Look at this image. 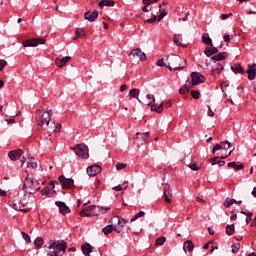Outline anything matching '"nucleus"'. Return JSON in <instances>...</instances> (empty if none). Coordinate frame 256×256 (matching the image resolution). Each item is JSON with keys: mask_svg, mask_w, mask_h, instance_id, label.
<instances>
[{"mask_svg": "<svg viewBox=\"0 0 256 256\" xmlns=\"http://www.w3.org/2000/svg\"><path fill=\"white\" fill-rule=\"evenodd\" d=\"M65 249H67V242L65 241H50L47 256H63L65 255Z\"/></svg>", "mask_w": 256, "mask_h": 256, "instance_id": "f257e3e1", "label": "nucleus"}, {"mask_svg": "<svg viewBox=\"0 0 256 256\" xmlns=\"http://www.w3.org/2000/svg\"><path fill=\"white\" fill-rule=\"evenodd\" d=\"M53 116V110L47 108L46 112L43 110H38L36 115V124L40 129H47L49 123L51 122V117Z\"/></svg>", "mask_w": 256, "mask_h": 256, "instance_id": "f03ea898", "label": "nucleus"}, {"mask_svg": "<svg viewBox=\"0 0 256 256\" xmlns=\"http://www.w3.org/2000/svg\"><path fill=\"white\" fill-rule=\"evenodd\" d=\"M24 193H28V195H35L41 189L39 181L33 177H30L29 174L24 179V184L22 187Z\"/></svg>", "mask_w": 256, "mask_h": 256, "instance_id": "7ed1b4c3", "label": "nucleus"}, {"mask_svg": "<svg viewBox=\"0 0 256 256\" xmlns=\"http://www.w3.org/2000/svg\"><path fill=\"white\" fill-rule=\"evenodd\" d=\"M167 65L166 68L170 69V71H179L181 69H184L183 66H181V56L172 54L167 57L166 59Z\"/></svg>", "mask_w": 256, "mask_h": 256, "instance_id": "20e7f679", "label": "nucleus"}, {"mask_svg": "<svg viewBox=\"0 0 256 256\" xmlns=\"http://www.w3.org/2000/svg\"><path fill=\"white\" fill-rule=\"evenodd\" d=\"M29 203V200L27 199V196L23 194L20 196L19 194L14 197L13 200V207L16 211H22L23 213H27V209H23V207H26Z\"/></svg>", "mask_w": 256, "mask_h": 256, "instance_id": "39448f33", "label": "nucleus"}, {"mask_svg": "<svg viewBox=\"0 0 256 256\" xmlns=\"http://www.w3.org/2000/svg\"><path fill=\"white\" fill-rule=\"evenodd\" d=\"M78 157L89 159V147L85 144H78L76 148H72Z\"/></svg>", "mask_w": 256, "mask_h": 256, "instance_id": "423d86ee", "label": "nucleus"}, {"mask_svg": "<svg viewBox=\"0 0 256 256\" xmlns=\"http://www.w3.org/2000/svg\"><path fill=\"white\" fill-rule=\"evenodd\" d=\"M109 223H117L118 226H114V231L116 233H121V231H123V227L127 225V220L123 219L122 217H114L109 221Z\"/></svg>", "mask_w": 256, "mask_h": 256, "instance_id": "0eeeda50", "label": "nucleus"}, {"mask_svg": "<svg viewBox=\"0 0 256 256\" xmlns=\"http://www.w3.org/2000/svg\"><path fill=\"white\" fill-rule=\"evenodd\" d=\"M59 182L62 189H73L75 187V181L71 178H66L65 176H59Z\"/></svg>", "mask_w": 256, "mask_h": 256, "instance_id": "6e6552de", "label": "nucleus"}, {"mask_svg": "<svg viewBox=\"0 0 256 256\" xmlns=\"http://www.w3.org/2000/svg\"><path fill=\"white\" fill-rule=\"evenodd\" d=\"M23 47H37V45H45L44 38L28 39L22 42Z\"/></svg>", "mask_w": 256, "mask_h": 256, "instance_id": "1a4fd4ad", "label": "nucleus"}, {"mask_svg": "<svg viewBox=\"0 0 256 256\" xmlns=\"http://www.w3.org/2000/svg\"><path fill=\"white\" fill-rule=\"evenodd\" d=\"M82 253L85 256H101V252L93 251V246H91V244L82 245Z\"/></svg>", "mask_w": 256, "mask_h": 256, "instance_id": "9d476101", "label": "nucleus"}, {"mask_svg": "<svg viewBox=\"0 0 256 256\" xmlns=\"http://www.w3.org/2000/svg\"><path fill=\"white\" fill-rule=\"evenodd\" d=\"M163 197L167 203H171V197H173V190L170 184H164Z\"/></svg>", "mask_w": 256, "mask_h": 256, "instance_id": "9b49d317", "label": "nucleus"}, {"mask_svg": "<svg viewBox=\"0 0 256 256\" xmlns=\"http://www.w3.org/2000/svg\"><path fill=\"white\" fill-rule=\"evenodd\" d=\"M192 85H199L200 83H205V76L199 72H192Z\"/></svg>", "mask_w": 256, "mask_h": 256, "instance_id": "f8f14e48", "label": "nucleus"}, {"mask_svg": "<svg viewBox=\"0 0 256 256\" xmlns=\"http://www.w3.org/2000/svg\"><path fill=\"white\" fill-rule=\"evenodd\" d=\"M22 155H23V150L21 149L11 150L8 152V157L11 161H19Z\"/></svg>", "mask_w": 256, "mask_h": 256, "instance_id": "ddd939ff", "label": "nucleus"}, {"mask_svg": "<svg viewBox=\"0 0 256 256\" xmlns=\"http://www.w3.org/2000/svg\"><path fill=\"white\" fill-rule=\"evenodd\" d=\"M131 56L138 57L140 61H145L147 59V55L141 50V48L133 49L130 53V57Z\"/></svg>", "mask_w": 256, "mask_h": 256, "instance_id": "4468645a", "label": "nucleus"}, {"mask_svg": "<svg viewBox=\"0 0 256 256\" xmlns=\"http://www.w3.org/2000/svg\"><path fill=\"white\" fill-rule=\"evenodd\" d=\"M150 16L151 17L149 18V14L146 13H141L139 15L140 19H142L144 23H155V21H157V15L151 13Z\"/></svg>", "mask_w": 256, "mask_h": 256, "instance_id": "2eb2a0df", "label": "nucleus"}, {"mask_svg": "<svg viewBox=\"0 0 256 256\" xmlns=\"http://www.w3.org/2000/svg\"><path fill=\"white\" fill-rule=\"evenodd\" d=\"M86 171L89 177H95L96 175H99V172L101 171V166L92 165V166H89Z\"/></svg>", "mask_w": 256, "mask_h": 256, "instance_id": "dca6fc26", "label": "nucleus"}, {"mask_svg": "<svg viewBox=\"0 0 256 256\" xmlns=\"http://www.w3.org/2000/svg\"><path fill=\"white\" fill-rule=\"evenodd\" d=\"M55 205L58 206L59 212L62 215H67L68 213H71V209H69L67 204H65L64 202L56 201Z\"/></svg>", "mask_w": 256, "mask_h": 256, "instance_id": "f3484780", "label": "nucleus"}, {"mask_svg": "<svg viewBox=\"0 0 256 256\" xmlns=\"http://www.w3.org/2000/svg\"><path fill=\"white\" fill-rule=\"evenodd\" d=\"M99 17V12L97 10L91 12H85L84 13V19H86V21H90L91 23H93V21H95V19H97Z\"/></svg>", "mask_w": 256, "mask_h": 256, "instance_id": "a211bd4d", "label": "nucleus"}, {"mask_svg": "<svg viewBox=\"0 0 256 256\" xmlns=\"http://www.w3.org/2000/svg\"><path fill=\"white\" fill-rule=\"evenodd\" d=\"M225 145H227V148L225 147ZM229 147H231V142L229 141H222L219 144H216L213 149H212V153H215L216 151H219L221 149H229Z\"/></svg>", "mask_w": 256, "mask_h": 256, "instance_id": "6ab92c4d", "label": "nucleus"}, {"mask_svg": "<svg viewBox=\"0 0 256 256\" xmlns=\"http://www.w3.org/2000/svg\"><path fill=\"white\" fill-rule=\"evenodd\" d=\"M223 69L225 68L223 67V65H221V63L214 62V65L212 66L211 69V75L215 77L217 74L221 73Z\"/></svg>", "mask_w": 256, "mask_h": 256, "instance_id": "aec40b11", "label": "nucleus"}, {"mask_svg": "<svg viewBox=\"0 0 256 256\" xmlns=\"http://www.w3.org/2000/svg\"><path fill=\"white\" fill-rule=\"evenodd\" d=\"M69 61H71V56H65L63 58H56L55 63L57 67H65Z\"/></svg>", "mask_w": 256, "mask_h": 256, "instance_id": "412c9836", "label": "nucleus"}, {"mask_svg": "<svg viewBox=\"0 0 256 256\" xmlns=\"http://www.w3.org/2000/svg\"><path fill=\"white\" fill-rule=\"evenodd\" d=\"M246 73L248 74L249 81H253L256 77V64L250 65Z\"/></svg>", "mask_w": 256, "mask_h": 256, "instance_id": "4be33fe9", "label": "nucleus"}, {"mask_svg": "<svg viewBox=\"0 0 256 256\" xmlns=\"http://www.w3.org/2000/svg\"><path fill=\"white\" fill-rule=\"evenodd\" d=\"M229 57V54L227 52H220L214 56L211 57L212 61L216 62L217 61H225Z\"/></svg>", "mask_w": 256, "mask_h": 256, "instance_id": "5701e85b", "label": "nucleus"}, {"mask_svg": "<svg viewBox=\"0 0 256 256\" xmlns=\"http://www.w3.org/2000/svg\"><path fill=\"white\" fill-rule=\"evenodd\" d=\"M193 249H195V244H193V241L187 240L183 244V250L185 253H193Z\"/></svg>", "mask_w": 256, "mask_h": 256, "instance_id": "b1692460", "label": "nucleus"}, {"mask_svg": "<svg viewBox=\"0 0 256 256\" xmlns=\"http://www.w3.org/2000/svg\"><path fill=\"white\" fill-rule=\"evenodd\" d=\"M55 185H59L58 181H51L49 183V186L45 187L42 191L41 194L42 195H49V193H51V189H55Z\"/></svg>", "mask_w": 256, "mask_h": 256, "instance_id": "393cba45", "label": "nucleus"}, {"mask_svg": "<svg viewBox=\"0 0 256 256\" xmlns=\"http://www.w3.org/2000/svg\"><path fill=\"white\" fill-rule=\"evenodd\" d=\"M217 53H219V49H217V47H213V46H212V48L206 47L204 50V54L206 57H211V55H215Z\"/></svg>", "mask_w": 256, "mask_h": 256, "instance_id": "a878e982", "label": "nucleus"}, {"mask_svg": "<svg viewBox=\"0 0 256 256\" xmlns=\"http://www.w3.org/2000/svg\"><path fill=\"white\" fill-rule=\"evenodd\" d=\"M202 43H204L205 45H209L210 47H213V40L211 39V37H209V33H204L202 35Z\"/></svg>", "mask_w": 256, "mask_h": 256, "instance_id": "bb28decb", "label": "nucleus"}, {"mask_svg": "<svg viewBox=\"0 0 256 256\" xmlns=\"http://www.w3.org/2000/svg\"><path fill=\"white\" fill-rule=\"evenodd\" d=\"M99 7L103 9V7H114L115 6V1L113 0H102L99 2Z\"/></svg>", "mask_w": 256, "mask_h": 256, "instance_id": "cd10ccee", "label": "nucleus"}, {"mask_svg": "<svg viewBox=\"0 0 256 256\" xmlns=\"http://www.w3.org/2000/svg\"><path fill=\"white\" fill-rule=\"evenodd\" d=\"M151 135V132H145V133H136L137 139H140L144 143H147V139H149V136Z\"/></svg>", "mask_w": 256, "mask_h": 256, "instance_id": "c85d7f7f", "label": "nucleus"}, {"mask_svg": "<svg viewBox=\"0 0 256 256\" xmlns=\"http://www.w3.org/2000/svg\"><path fill=\"white\" fill-rule=\"evenodd\" d=\"M148 102H144V105H149L150 107H155V96L153 94H147Z\"/></svg>", "mask_w": 256, "mask_h": 256, "instance_id": "c756f323", "label": "nucleus"}, {"mask_svg": "<svg viewBox=\"0 0 256 256\" xmlns=\"http://www.w3.org/2000/svg\"><path fill=\"white\" fill-rule=\"evenodd\" d=\"M115 231V226L113 224H109L106 227L102 228V232L104 235H109L110 233H113Z\"/></svg>", "mask_w": 256, "mask_h": 256, "instance_id": "7c9ffc66", "label": "nucleus"}, {"mask_svg": "<svg viewBox=\"0 0 256 256\" xmlns=\"http://www.w3.org/2000/svg\"><path fill=\"white\" fill-rule=\"evenodd\" d=\"M228 167L235 169V171H241V169H245V165H243V164L237 165V163H235V162H229Z\"/></svg>", "mask_w": 256, "mask_h": 256, "instance_id": "2f4dec72", "label": "nucleus"}, {"mask_svg": "<svg viewBox=\"0 0 256 256\" xmlns=\"http://www.w3.org/2000/svg\"><path fill=\"white\" fill-rule=\"evenodd\" d=\"M231 71H233V73H241V75L245 73V70L239 64L231 66Z\"/></svg>", "mask_w": 256, "mask_h": 256, "instance_id": "473e14b6", "label": "nucleus"}, {"mask_svg": "<svg viewBox=\"0 0 256 256\" xmlns=\"http://www.w3.org/2000/svg\"><path fill=\"white\" fill-rule=\"evenodd\" d=\"M186 167H189L192 171H199L201 169V166L197 165L195 162H187L185 163Z\"/></svg>", "mask_w": 256, "mask_h": 256, "instance_id": "72a5a7b5", "label": "nucleus"}, {"mask_svg": "<svg viewBox=\"0 0 256 256\" xmlns=\"http://www.w3.org/2000/svg\"><path fill=\"white\" fill-rule=\"evenodd\" d=\"M85 210H87L89 213H98L101 211V208L95 206V205H92V206H88L86 208H84Z\"/></svg>", "mask_w": 256, "mask_h": 256, "instance_id": "f704fd0d", "label": "nucleus"}, {"mask_svg": "<svg viewBox=\"0 0 256 256\" xmlns=\"http://www.w3.org/2000/svg\"><path fill=\"white\" fill-rule=\"evenodd\" d=\"M235 233V224L227 225L226 226V235L231 236Z\"/></svg>", "mask_w": 256, "mask_h": 256, "instance_id": "c9c22d12", "label": "nucleus"}, {"mask_svg": "<svg viewBox=\"0 0 256 256\" xmlns=\"http://www.w3.org/2000/svg\"><path fill=\"white\" fill-rule=\"evenodd\" d=\"M93 215H98V213L97 212L91 213L87 211L85 208L80 212L81 217H93Z\"/></svg>", "mask_w": 256, "mask_h": 256, "instance_id": "e433bc0d", "label": "nucleus"}, {"mask_svg": "<svg viewBox=\"0 0 256 256\" xmlns=\"http://www.w3.org/2000/svg\"><path fill=\"white\" fill-rule=\"evenodd\" d=\"M174 43L178 47H183V44L181 43V35L180 34H175L174 35Z\"/></svg>", "mask_w": 256, "mask_h": 256, "instance_id": "4c0bfd02", "label": "nucleus"}, {"mask_svg": "<svg viewBox=\"0 0 256 256\" xmlns=\"http://www.w3.org/2000/svg\"><path fill=\"white\" fill-rule=\"evenodd\" d=\"M34 245L36 248L41 249V247H43V238L41 237L36 238L34 241Z\"/></svg>", "mask_w": 256, "mask_h": 256, "instance_id": "58836bf2", "label": "nucleus"}, {"mask_svg": "<svg viewBox=\"0 0 256 256\" xmlns=\"http://www.w3.org/2000/svg\"><path fill=\"white\" fill-rule=\"evenodd\" d=\"M130 97H133V99H137L139 97V89L133 88L129 92Z\"/></svg>", "mask_w": 256, "mask_h": 256, "instance_id": "ea45409f", "label": "nucleus"}, {"mask_svg": "<svg viewBox=\"0 0 256 256\" xmlns=\"http://www.w3.org/2000/svg\"><path fill=\"white\" fill-rule=\"evenodd\" d=\"M163 107H164L163 103H161L158 107L155 106L154 104V106L151 107V111H155L156 113H163Z\"/></svg>", "mask_w": 256, "mask_h": 256, "instance_id": "a19ab883", "label": "nucleus"}, {"mask_svg": "<svg viewBox=\"0 0 256 256\" xmlns=\"http://www.w3.org/2000/svg\"><path fill=\"white\" fill-rule=\"evenodd\" d=\"M241 213L242 215H246V225H249V221H251L253 217V213L252 212L246 213L245 211H241Z\"/></svg>", "mask_w": 256, "mask_h": 256, "instance_id": "79ce46f5", "label": "nucleus"}, {"mask_svg": "<svg viewBox=\"0 0 256 256\" xmlns=\"http://www.w3.org/2000/svg\"><path fill=\"white\" fill-rule=\"evenodd\" d=\"M166 241H167V238H165V236H161L156 239L155 245H165Z\"/></svg>", "mask_w": 256, "mask_h": 256, "instance_id": "37998d69", "label": "nucleus"}, {"mask_svg": "<svg viewBox=\"0 0 256 256\" xmlns=\"http://www.w3.org/2000/svg\"><path fill=\"white\" fill-rule=\"evenodd\" d=\"M239 249H241V244L240 243H234L232 244V253H238Z\"/></svg>", "mask_w": 256, "mask_h": 256, "instance_id": "c03bdc74", "label": "nucleus"}, {"mask_svg": "<svg viewBox=\"0 0 256 256\" xmlns=\"http://www.w3.org/2000/svg\"><path fill=\"white\" fill-rule=\"evenodd\" d=\"M179 93L180 95H187V93H189V87H187V85L182 86L179 89Z\"/></svg>", "mask_w": 256, "mask_h": 256, "instance_id": "a18cd8bd", "label": "nucleus"}, {"mask_svg": "<svg viewBox=\"0 0 256 256\" xmlns=\"http://www.w3.org/2000/svg\"><path fill=\"white\" fill-rule=\"evenodd\" d=\"M75 35H77V37H86L87 34L85 33V30L78 28L75 31Z\"/></svg>", "mask_w": 256, "mask_h": 256, "instance_id": "49530a36", "label": "nucleus"}, {"mask_svg": "<svg viewBox=\"0 0 256 256\" xmlns=\"http://www.w3.org/2000/svg\"><path fill=\"white\" fill-rule=\"evenodd\" d=\"M145 216V212L140 211L138 212L132 219H131V223H133V221H137V219H139V217H143Z\"/></svg>", "mask_w": 256, "mask_h": 256, "instance_id": "de8ad7c7", "label": "nucleus"}, {"mask_svg": "<svg viewBox=\"0 0 256 256\" xmlns=\"http://www.w3.org/2000/svg\"><path fill=\"white\" fill-rule=\"evenodd\" d=\"M191 96L193 97V99H199V97L201 96V94H200L199 91H197V90H192V91H191Z\"/></svg>", "mask_w": 256, "mask_h": 256, "instance_id": "09e8293b", "label": "nucleus"}, {"mask_svg": "<svg viewBox=\"0 0 256 256\" xmlns=\"http://www.w3.org/2000/svg\"><path fill=\"white\" fill-rule=\"evenodd\" d=\"M22 237L26 241V243H31V236H29V234L22 232Z\"/></svg>", "mask_w": 256, "mask_h": 256, "instance_id": "8fccbe9b", "label": "nucleus"}, {"mask_svg": "<svg viewBox=\"0 0 256 256\" xmlns=\"http://www.w3.org/2000/svg\"><path fill=\"white\" fill-rule=\"evenodd\" d=\"M126 167H127V164H125V163H117L116 164L117 171H122V169H125Z\"/></svg>", "mask_w": 256, "mask_h": 256, "instance_id": "3c124183", "label": "nucleus"}, {"mask_svg": "<svg viewBox=\"0 0 256 256\" xmlns=\"http://www.w3.org/2000/svg\"><path fill=\"white\" fill-rule=\"evenodd\" d=\"M231 205H233V202H231V198H226V200L224 201V207L229 209Z\"/></svg>", "mask_w": 256, "mask_h": 256, "instance_id": "603ef678", "label": "nucleus"}, {"mask_svg": "<svg viewBox=\"0 0 256 256\" xmlns=\"http://www.w3.org/2000/svg\"><path fill=\"white\" fill-rule=\"evenodd\" d=\"M159 0H143V5H153V3H157Z\"/></svg>", "mask_w": 256, "mask_h": 256, "instance_id": "864d4df0", "label": "nucleus"}, {"mask_svg": "<svg viewBox=\"0 0 256 256\" xmlns=\"http://www.w3.org/2000/svg\"><path fill=\"white\" fill-rule=\"evenodd\" d=\"M158 67H167V61L164 62L163 59L157 61Z\"/></svg>", "mask_w": 256, "mask_h": 256, "instance_id": "5fc2aeb1", "label": "nucleus"}, {"mask_svg": "<svg viewBox=\"0 0 256 256\" xmlns=\"http://www.w3.org/2000/svg\"><path fill=\"white\" fill-rule=\"evenodd\" d=\"M6 66H7V61L0 60V71H3V69H5Z\"/></svg>", "mask_w": 256, "mask_h": 256, "instance_id": "6e6d98bb", "label": "nucleus"}, {"mask_svg": "<svg viewBox=\"0 0 256 256\" xmlns=\"http://www.w3.org/2000/svg\"><path fill=\"white\" fill-rule=\"evenodd\" d=\"M142 11L143 13H147L151 11V8H149V5L144 4V6L142 7Z\"/></svg>", "mask_w": 256, "mask_h": 256, "instance_id": "4d7b16f0", "label": "nucleus"}, {"mask_svg": "<svg viewBox=\"0 0 256 256\" xmlns=\"http://www.w3.org/2000/svg\"><path fill=\"white\" fill-rule=\"evenodd\" d=\"M231 15H233L232 13H230V14H222L221 15V19L223 20V21H225V19H229V17H231Z\"/></svg>", "mask_w": 256, "mask_h": 256, "instance_id": "13d9d810", "label": "nucleus"}, {"mask_svg": "<svg viewBox=\"0 0 256 256\" xmlns=\"http://www.w3.org/2000/svg\"><path fill=\"white\" fill-rule=\"evenodd\" d=\"M208 116L215 117V113L213 112V110H211V107H209V106H208Z\"/></svg>", "mask_w": 256, "mask_h": 256, "instance_id": "bf43d9fd", "label": "nucleus"}, {"mask_svg": "<svg viewBox=\"0 0 256 256\" xmlns=\"http://www.w3.org/2000/svg\"><path fill=\"white\" fill-rule=\"evenodd\" d=\"M112 189L113 191H123V187L121 185L115 186Z\"/></svg>", "mask_w": 256, "mask_h": 256, "instance_id": "052dcab7", "label": "nucleus"}, {"mask_svg": "<svg viewBox=\"0 0 256 256\" xmlns=\"http://www.w3.org/2000/svg\"><path fill=\"white\" fill-rule=\"evenodd\" d=\"M165 15H167V12L163 11L160 13V15L158 16V21H161V19H163V17H165Z\"/></svg>", "mask_w": 256, "mask_h": 256, "instance_id": "680f3d73", "label": "nucleus"}, {"mask_svg": "<svg viewBox=\"0 0 256 256\" xmlns=\"http://www.w3.org/2000/svg\"><path fill=\"white\" fill-rule=\"evenodd\" d=\"M224 41H225V43H229L231 41V36L225 35L224 36Z\"/></svg>", "mask_w": 256, "mask_h": 256, "instance_id": "e2e57ef3", "label": "nucleus"}, {"mask_svg": "<svg viewBox=\"0 0 256 256\" xmlns=\"http://www.w3.org/2000/svg\"><path fill=\"white\" fill-rule=\"evenodd\" d=\"M218 159H219V157H214V158H212V160H211L212 165H217Z\"/></svg>", "mask_w": 256, "mask_h": 256, "instance_id": "0e129e2a", "label": "nucleus"}, {"mask_svg": "<svg viewBox=\"0 0 256 256\" xmlns=\"http://www.w3.org/2000/svg\"><path fill=\"white\" fill-rule=\"evenodd\" d=\"M127 90V85L126 84H123L120 86V91L121 93H123V91H126Z\"/></svg>", "mask_w": 256, "mask_h": 256, "instance_id": "69168bd1", "label": "nucleus"}, {"mask_svg": "<svg viewBox=\"0 0 256 256\" xmlns=\"http://www.w3.org/2000/svg\"><path fill=\"white\" fill-rule=\"evenodd\" d=\"M29 167H31L32 169H37V162L30 163Z\"/></svg>", "mask_w": 256, "mask_h": 256, "instance_id": "338daca9", "label": "nucleus"}, {"mask_svg": "<svg viewBox=\"0 0 256 256\" xmlns=\"http://www.w3.org/2000/svg\"><path fill=\"white\" fill-rule=\"evenodd\" d=\"M252 195H253V197H256V187L253 188Z\"/></svg>", "mask_w": 256, "mask_h": 256, "instance_id": "774afa93", "label": "nucleus"}]
</instances>
